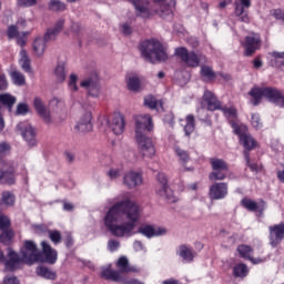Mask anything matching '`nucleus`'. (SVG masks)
<instances>
[{
  "label": "nucleus",
  "instance_id": "nucleus-1",
  "mask_svg": "<svg viewBox=\"0 0 284 284\" xmlns=\"http://www.w3.org/2000/svg\"><path fill=\"white\" fill-rule=\"evenodd\" d=\"M139 219H141V207L125 196L109 209L104 216V225L113 236L130 239L134 235Z\"/></svg>",
  "mask_w": 284,
  "mask_h": 284
},
{
  "label": "nucleus",
  "instance_id": "nucleus-2",
  "mask_svg": "<svg viewBox=\"0 0 284 284\" xmlns=\"http://www.w3.org/2000/svg\"><path fill=\"white\" fill-rule=\"evenodd\" d=\"M41 261V254L37 252V243L30 240H26L23 246L20 248V254L12 248H8V255H3V251L0 250V263H4L6 272H14L21 268V265H33Z\"/></svg>",
  "mask_w": 284,
  "mask_h": 284
},
{
  "label": "nucleus",
  "instance_id": "nucleus-3",
  "mask_svg": "<svg viewBox=\"0 0 284 284\" xmlns=\"http://www.w3.org/2000/svg\"><path fill=\"white\" fill-rule=\"evenodd\" d=\"M154 130V123H152V115L140 114L135 116V141L142 156L152 159L156 154V149H154V143L152 139L148 136V132Z\"/></svg>",
  "mask_w": 284,
  "mask_h": 284
},
{
  "label": "nucleus",
  "instance_id": "nucleus-4",
  "mask_svg": "<svg viewBox=\"0 0 284 284\" xmlns=\"http://www.w3.org/2000/svg\"><path fill=\"white\" fill-rule=\"evenodd\" d=\"M135 8L138 17L142 19H150L152 13L160 14L165 18L172 14L176 8V0H128Z\"/></svg>",
  "mask_w": 284,
  "mask_h": 284
},
{
  "label": "nucleus",
  "instance_id": "nucleus-5",
  "mask_svg": "<svg viewBox=\"0 0 284 284\" xmlns=\"http://www.w3.org/2000/svg\"><path fill=\"white\" fill-rule=\"evenodd\" d=\"M250 97H252V104L253 105H258L263 99H267L270 103H274V105H277L278 108H284V95L281 90L272 87H263L258 88L255 87L251 89L248 92Z\"/></svg>",
  "mask_w": 284,
  "mask_h": 284
},
{
  "label": "nucleus",
  "instance_id": "nucleus-6",
  "mask_svg": "<svg viewBox=\"0 0 284 284\" xmlns=\"http://www.w3.org/2000/svg\"><path fill=\"white\" fill-rule=\"evenodd\" d=\"M141 55L149 63H156V61H168V51L156 40H145L139 48Z\"/></svg>",
  "mask_w": 284,
  "mask_h": 284
},
{
  "label": "nucleus",
  "instance_id": "nucleus-7",
  "mask_svg": "<svg viewBox=\"0 0 284 284\" xmlns=\"http://www.w3.org/2000/svg\"><path fill=\"white\" fill-rule=\"evenodd\" d=\"M64 26L65 20L60 19L57 21L54 28L47 30L43 38H37L33 41V51L37 57H43V53L45 52V43H48V41H54V39H57L59 33L63 30Z\"/></svg>",
  "mask_w": 284,
  "mask_h": 284
},
{
  "label": "nucleus",
  "instance_id": "nucleus-8",
  "mask_svg": "<svg viewBox=\"0 0 284 284\" xmlns=\"http://www.w3.org/2000/svg\"><path fill=\"white\" fill-rule=\"evenodd\" d=\"M174 54L175 57H179L182 63H185L187 68H199L201 63H205L207 61V58L202 53L189 51L185 47L176 48Z\"/></svg>",
  "mask_w": 284,
  "mask_h": 284
},
{
  "label": "nucleus",
  "instance_id": "nucleus-9",
  "mask_svg": "<svg viewBox=\"0 0 284 284\" xmlns=\"http://www.w3.org/2000/svg\"><path fill=\"white\" fill-rule=\"evenodd\" d=\"M212 172L209 174L210 181H224L225 176H227V172L230 166L227 162L223 159L211 158L210 159Z\"/></svg>",
  "mask_w": 284,
  "mask_h": 284
},
{
  "label": "nucleus",
  "instance_id": "nucleus-10",
  "mask_svg": "<svg viewBox=\"0 0 284 284\" xmlns=\"http://www.w3.org/2000/svg\"><path fill=\"white\" fill-rule=\"evenodd\" d=\"M156 181L160 185H156L155 187V194L158 196H161L162 199H165L168 203H176V197L174 196V192L170 186H168V176L165 173H158Z\"/></svg>",
  "mask_w": 284,
  "mask_h": 284
},
{
  "label": "nucleus",
  "instance_id": "nucleus-11",
  "mask_svg": "<svg viewBox=\"0 0 284 284\" xmlns=\"http://www.w3.org/2000/svg\"><path fill=\"white\" fill-rule=\"evenodd\" d=\"M17 130L20 132L29 148H34V145H37V131H34V128H32L30 122H20L17 125Z\"/></svg>",
  "mask_w": 284,
  "mask_h": 284
},
{
  "label": "nucleus",
  "instance_id": "nucleus-12",
  "mask_svg": "<svg viewBox=\"0 0 284 284\" xmlns=\"http://www.w3.org/2000/svg\"><path fill=\"white\" fill-rule=\"evenodd\" d=\"M261 34L252 33L251 36H246L243 43L244 57H252V54H254L256 50H261Z\"/></svg>",
  "mask_w": 284,
  "mask_h": 284
},
{
  "label": "nucleus",
  "instance_id": "nucleus-13",
  "mask_svg": "<svg viewBox=\"0 0 284 284\" xmlns=\"http://www.w3.org/2000/svg\"><path fill=\"white\" fill-rule=\"evenodd\" d=\"M80 88H84L89 97H93L95 99L101 94V84L99 83V78L97 75L82 80L80 82Z\"/></svg>",
  "mask_w": 284,
  "mask_h": 284
},
{
  "label": "nucleus",
  "instance_id": "nucleus-14",
  "mask_svg": "<svg viewBox=\"0 0 284 284\" xmlns=\"http://www.w3.org/2000/svg\"><path fill=\"white\" fill-rule=\"evenodd\" d=\"M234 12L235 16L239 17V20L242 23H250V16L247 14L246 10L252 8V0H239L234 2Z\"/></svg>",
  "mask_w": 284,
  "mask_h": 284
},
{
  "label": "nucleus",
  "instance_id": "nucleus-15",
  "mask_svg": "<svg viewBox=\"0 0 284 284\" xmlns=\"http://www.w3.org/2000/svg\"><path fill=\"white\" fill-rule=\"evenodd\" d=\"M268 239L272 247L281 245L284 239V222L268 226Z\"/></svg>",
  "mask_w": 284,
  "mask_h": 284
},
{
  "label": "nucleus",
  "instance_id": "nucleus-16",
  "mask_svg": "<svg viewBox=\"0 0 284 284\" xmlns=\"http://www.w3.org/2000/svg\"><path fill=\"white\" fill-rule=\"evenodd\" d=\"M123 184L129 190L143 185V174L136 171H129L123 176Z\"/></svg>",
  "mask_w": 284,
  "mask_h": 284
},
{
  "label": "nucleus",
  "instance_id": "nucleus-17",
  "mask_svg": "<svg viewBox=\"0 0 284 284\" xmlns=\"http://www.w3.org/2000/svg\"><path fill=\"white\" fill-rule=\"evenodd\" d=\"M138 234H142L146 239H154V236H164V234H168V229L161 226L154 227L146 224L138 229Z\"/></svg>",
  "mask_w": 284,
  "mask_h": 284
},
{
  "label": "nucleus",
  "instance_id": "nucleus-18",
  "mask_svg": "<svg viewBox=\"0 0 284 284\" xmlns=\"http://www.w3.org/2000/svg\"><path fill=\"white\" fill-rule=\"evenodd\" d=\"M210 199L221 201L227 196V183L217 182L210 186Z\"/></svg>",
  "mask_w": 284,
  "mask_h": 284
},
{
  "label": "nucleus",
  "instance_id": "nucleus-19",
  "mask_svg": "<svg viewBox=\"0 0 284 284\" xmlns=\"http://www.w3.org/2000/svg\"><path fill=\"white\" fill-rule=\"evenodd\" d=\"M41 246L44 258L40 257L39 261H42V263H49V265H54L58 258L57 250L52 248V246H50V244H48L45 241L41 242Z\"/></svg>",
  "mask_w": 284,
  "mask_h": 284
},
{
  "label": "nucleus",
  "instance_id": "nucleus-20",
  "mask_svg": "<svg viewBox=\"0 0 284 284\" xmlns=\"http://www.w3.org/2000/svg\"><path fill=\"white\" fill-rule=\"evenodd\" d=\"M33 108L38 112L39 116L43 119L44 123H47L48 125L52 124V118L50 116V111H48V108H45L43 100H41L40 98H34Z\"/></svg>",
  "mask_w": 284,
  "mask_h": 284
},
{
  "label": "nucleus",
  "instance_id": "nucleus-21",
  "mask_svg": "<svg viewBox=\"0 0 284 284\" xmlns=\"http://www.w3.org/2000/svg\"><path fill=\"white\" fill-rule=\"evenodd\" d=\"M237 252L242 258H245L246 261H251V263H253V265H258L260 263H265V258L252 257V253L254 252V250H252V246H250V245H245V244L239 245Z\"/></svg>",
  "mask_w": 284,
  "mask_h": 284
},
{
  "label": "nucleus",
  "instance_id": "nucleus-22",
  "mask_svg": "<svg viewBox=\"0 0 284 284\" xmlns=\"http://www.w3.org/2000/svg\"><path fill=\"white\" fill-rule=\"evenodd\" d=\"M92 112H85L84 114L81 115L80 120L75 124V130L78 132H92Z\"/></svg>",
  "mask_w": 284,
  "mask_h": 284
},
{
  "label": "nucleus",
  "instance_id": "nucleus-23",
  "mask_svg": "<svg viewBox=\"0 0 284 284\" xmlns=\"http://www.w3.org/2000/svg\"><path fill=\"white\" fill-rule=\"evenodd\" d=\"M203 101L206 103L207 110L210 112H215V110H221V106H222L221 101H219V99L214 93H212V91L210 90L204 91Z\"/></svg>",
  "mask_w": 284,
  "mask_h": 284
},
{
  "label": "nucleus",
  "instance_id": "nucleus-24",
  "mask_svg": "<svg viewBox=\"0 0 284 284\" xmlns=\"http://www.w3.org/2000/svg\"><path fill=\"white\" fill-rule=\"evenodd\" d=\"M112 132L115 133L118 136L125 132V120L123 115H115L112 118L111 122L109 123Z\"/></svg>",
  "mask_w": 284,
  "mask_h": 284
},
{
  "label": "nucleus",
  "instance_id": "nucleus-25",
  "mask_svg": "<svg viewBox=\"0 0 284 284\" xmlns=\"http://www.w3.org/2000/svg\"><path fill=\"white\" fill-rule=\"evenodd\" d=\"M179 254L186 263H192V261H194V256H196V252L192 250V246L187 245H181L179 247Z\"/></svg>",
  "mask_w": 284,
  "mask_h": 284
},
{
  "label": "nucleus",
  "instance_id": "nucleus-26",
  "mask_svg": "<svg viewBox=\"0 0 284 284\" xmlns=\"http://www.w3.org/2000/svg\"><path fill=\"white\" fill-rule=\"evenodd\" d=\"M19 63L23 72H28L29 74L32 72V61L30 60V57L28 55V51H26V49H22L20 51Z\"/></svg>",
  "mask_w": 284,
  "mask_h": 284
},
{
  "label": "nucleus",
  "instance_id": "nucleus-27",
  "mask_svg": "<svg viewBox=\"0 0 284 284\" xmlns=\"http://www.w3.org/2000/svg\"><path fill=\"white\" fill-rule=\"evenodd\" d=\"M240 143L243 145L245 149L244 152H252L254 148H256V140L247 133H244V135H241Z\"/></svg>",
  "mask_w": 284,
  "mask_h": 284
},
{
  "label": "nucleus",
  "instance_id": "nucleus-28",
  "mask_svg": "<svg viewBox=\"0 0 284 284\" xmlns=\"http://www.w3.org/2000/svg\"><path fill=\"white\" fill-rule=\"evenodd\" d=\"M102 278H105V281H113L114 283H121L123 281V277H121V273L119 271L104 268L101 272Z\"/></svg>",
  "mask_w": 284,
  "mask_h": 284
},
{
  "label": "nucleus",
  "instance_id": "nucleus-29",
  "mask_svg": "<svg viewBox=\"0 0 284 284\" xmlns=\"http://www.w3.org/2000/svg\"><path fill=\"white\" fill-rule=\"evenodd\" d=\"M36 273L38 276H41L42 278H47V281L57 280V272L48 268V266H38L36 268Z\"/></svg>",
  "mask_w": 284,
  "mask_h": 284
},
{
  "label": "nucleus",
  "instance_id": "nucleus-30",
  "mask_svg": "<svg viewBox=\"0 0 284 284\" xmlns=\"http://www.w3.org/2000/svg\"><path fill=\"white\" fill-rule=\"evenodd\" d=\"M144 105L146 108H150V110H163V101L162 100H156L154 95H148L144 98Z\"/></svg>",
  "mask_w": 284,
  "mask_h": 284
},
{
  "label": "nucleus",
  "instance_id": "nucleus-31",
  "mask_svg": "<svg viewBox=\"0 0 284 284\" xmlns=\"http://www.w3.org/2000/svg\"><path fill=\"white\" fill-rule=\"evenodd\" d=\"M0 103L1 105H6L9 112H12V106L17 103V98L9 93L0 94Z\"/></svg>",
  "mask_w": 284,
  "mask_h": 284
},
{
  "label": "nucleus",
  "instance_id": "nucleus-32",
  "mask_svg": "<svg viewBox=\"0 0 284 284\" xmlns=\"http://www.w3.org/2000/svg\"><path fill=\"white\" fill-rule=\"evenodd\" d=\"M9 77H11V81L12 83H14V85H26V75H23V73H21V71L19 70H11L9 73Z\"/></svg>",
  "mask_w": 284,
  "mask_h": 284
},
{
  "label": "nucleus",
  "instance_id": "nucleus-33",
  "mask_svg": "<svg viewBox=\"0 0 284 284\" xmlns=\"http://www.w3.org/2000/svg\"><path fill=\"white\" fill-rule=\"evenodd\" d=\"M186 124L184 125V134L185 136H191L194 133L196 128V123L193 114H189L185 118Z\"/></svg>",
  "mask_w": 284,
  "mask_h": 284
},
{
  "label": "nucleus",
  "instance_id": "nucleus-34",
  "mask_svg": "<svg viewBox=\"0 0 284 284\" xmlns=\"http://www.w3.org/2000/svg\"><path fill=\"white\" fill-rule=\"evenodd\" d=\"M250 274V268H247L246 264H237L233 267V276L236 278H245Z\"/></svg>",
  "mask_w": 284,
  "mask_h": 284
},
{
  "label": "nucleus",
  "instance_id": "nucleus-35",
  "mask_svg": "<svg viewBox=\"0 0 284 284\" xmlns=\"http://www.w3.org/2000/svg\"><path fill=\"white\" fill-rule=\"evenodd\" d=\"M126 85L128 90H131V92H139V90H141V80L136 75H130L126 79Z\"/></svg>",
  "mask_w": 284,
  "mask_h": 284
},
{
  "label": "nucleus",
  "instance_id": "nucleus-36",
  "mask_svg": "<svg viewBox=\"0 0 284 284\" xmlns=\"http://www.w3.org/2000/svg\"><path fill=\"white\" fill-rule=\"evenodd\" d=\"M174 152L179 159V163L181 165L185 166V163L190 162V152L181 149V148H175Z\"/></svg>",
  "mask_w": 284,
  "mask_h": 284
},
{
  "label": "nucleus",
  "instance_id": "nucleus-37",
  "mask_svg": "<svg viewBox=\"0 0 284 284\" xmlns=\"http://www.w3.org/2000/svg\"><path fill=\"white\" fill-rule=\"evenodd\" d=\"M0 183L12 185L14 183V173L12 171H0Z\"/></svg>",
  "mask_w": 284,
  "mask_h": 284
},
{
  "label": "nucleus",
  "instance_id": "nucleus-38",
  "mask_svg": "<svg viewBox=\"0 0 284 284\" xmlns=\"http://www.w3.org/2000/svg\"><path fill=\"white\" fill-rule=\"evenodd\" d=\"M54 74L58 83H63V81H65V64L59 63L55 68Z\"/></svg>",
  "mask_w": 284,
  "mask_h": 284
},
{
  "label": "nucleus",
  "instance_id": "nucleus-39",
  "mask_svg": "<svg viewBox=\"0 0 284 284\" xmlns=\"http://www.w3.org/2000/svg\"><path fill=\"white\" fill-rule=\"evenodd\" d=\"M49 10H51V12H63L65 4L61 0H50Z\"/></svg>",
  "mask_w": 284,
  "mask_h": 284
},
{
  "label": "nucleus",
  "instance_id": "nucleus-40",
  "mask_svg": "<svg viewBox=\"0 0 284 284\" xmlns=\"http://www.w3.org/2000/svg\"><path fill=\"white\" fill-rule=\"evenodd\" d=\"M116 267L120 270V272H132V267H130V262L125 256H122L118 260Z\"/></svg>",
  "mask_w": 284,
  "mask_h": 284
},
{
  "label": "nucleus",
  "instance_id": "nucleus-41",
  "mask_svg": "<svg viewBox=\"0 0 284 284\" xmlns=\"http://www.w3.org/2000/svg\"><path fill=\"white\" fill-rule=\"evenodd\" d=\"M242 205L245 210H248V212H256L258 210V203L247 197L242 200Z\"/></svg>",
  "mask_w": 284,
  "mask_h": 284
},
{
  "label": "nucleus",
  "instance_id": "nucleus-42",
  "mask_svg": "<svg viewBox=\"0 0 284 284\" xmlns=\"http://www.w3.org/2000/svg\"><path fill=\"white\" fill-rule=\"evenodd\" d=\"M13 236L14 232L12 230H4L0 235V241L3 243V245H10V243H12Z\"/></svg>",
  "mask_w": 284,
  "mask_h": 284
},
{
  "label": "nucleus",
  "instance_id": "nucleus-43",
  "mask_svg": "<svg viewBox=\"0 0 284 284\" xmlns=\"http://www.w3.org/2000/svg\"><path fill=\"white\" fill-rule=\"evenodd\" d=\"M201 75L210 81H212V79H216V73H214V70L209 65L201 67Z\"/></svg>",
  "mask_w": 284,
  "mask_h": 284
},
{
  "label": "nucleus",
  "instance_id": "nucleus-44",
  "mask_svg": "<svg viewBox=\"0 0 284 284\" xmlns=\"http://www.w3.org/2000/svg\"><path fill=\"white\" fill-rule=\"evenodd\" d=\"M1 201L3 205L12 206L14 205V194H12L10 191H4L2 193Z\"/></svg>",
  "mask_w": 284,
  "mask_h": 284
},
{
  "label": "nucleus",
  "instance_id": "nucleus-45",
  "mask_svg": "<svg viewBox=\"0 0 284 284\" xmlns=\"http://www.w3.org/2000/svg\"><path fill=\"white\" fill-rule=\"evenodd\" d=\"M77 81H79V77L72 73L69 77L68 88L71 92H77L79 90V85H77Z\"/></svg>",
  "mask_w": 284,
  "mask_h": 284
},
{
  "label": "nucleus",
  "instance_id": "nucleus-46",
  "mask_svg": "<svg viewBox=\"0 0 284 284\" xmlns=\"http://www.w3.org/2000/svg\"><path fill=\"white\" fill-rule=\"evenodd\" d=\"M251 125L255 130H261V128H263V122H261V115H258V113H252V115H251Z\"/></svg>",
  "mask_w": 284,
  "mask_h": 284
},
{
  "label": "nucleus",
  "instance_id": "nucleus-47",
  "mask_svg": "<svg viewBox=\"0 0 284 284\" xmlns=\"http://www.w3.org/2000/svg\"><path fill=\"white\" fill-rule=\"evenodd\" d=\"M244 159L246 161L247 168H250L252 172H258L261 170L258 164L250 162V152L244 151Z\"/></svg>",
  "mask_w": 284,
  "mask_h": 284
},
{
  "label": "nucleus",
  "instance_id": "nucleus-48",
  "mask_svg": "<svg viewBox=\"0 0 284 284\" xmlns=\"http://www.w3.org/2000/svg\"><path fill=\"white\" fill-rule=\"evenodd\" d=\"M224 116H226V119H236V109L234 108H223L221 106V109Z\"/></svg>",
  "mask_w": 284,
  "mask_h": 284
},
{
  "label": "nucleus",
  "instance_id": "nucleus-49",
  "mask_svg": "<svg viewBox=\"0 0 284 284\" xmlns=\"http://www.w3.org/2000/svg\"><path fill=\"white\" fill-rule=\"evenodd\" d=\"M49 239L55 245L61 243V232H59V231H49Z\"/></svg>",
  "mask_w": 284,
  "mask_h": 284
},
{
  "label": "nucleus",
  "instance_id": "nucleus-50",
  "mask_svg": "<svg viewBox=\"0 0 284 284\" xmlns=\"http://www.w3.org/2000/svg\"><path fill=\"white\" fill-rule=\"evenodd\" d=\"M10 219L3 214H0V230L4 231L10 227Z\"/></svg>",
  "mask_w": 284,
  "mask_h": 284
},
{
  "label": "nucleus",
  "instance_id": "nucleus-51",
  "mask_svg": "<svg viewBox=\"0 0 284 284\" xmlns=\"http://www.w3.org/2000/svg\"><path fill=\"white\" fill-rule=\"evenodd\" d=\"M7 34L9 39H17L18 36L20 34L19 29L17 28V26H10L8 28Z\"/></svg>",
  "mask_w": 284,
  "mask_h": 284
},
{
  "label": "nucleus",
  "instance_id": "nucleus-52",
  "mask_svg": "<svg viewBox=\"0 0 284 284\" xmlns=\"http://www.w3.org/2000/svg\"><path fill=\"white\" fill-rule=\"evenodd\" d=\"M106 174L111 181H114L121 176V169H110Z\"/></svg>",
  "mask_w": 284,
  "mask_h": 284
},
{
  "label": "nucleus",
  "instance_id": "nucleus-53",
  "mask_svg": "<svg viewBox=\"0 0 284 284\" xmlns=\"http://www.w3.org/2000/svg\"><path fill=\"white\" fill-rule=\"evenodd\" d=\"M18 6L20 8H32V6H37V0H18Z\"/></svg>",
  "mask_w": 284,
  "mask_h": 284
},
{
  "label": "nucleus",
  "instance_id": "nucleus-54",
  "mask_svg": "<svg viewBox=\"0 0 284 284\" xmlns=\"http://www.w3.org/2000/svg\"><path fill=\"white\" fill-rule=\"evenodd\" d=\"M17 43L20 45V48H23L26 43H28V33L23 32L22 34L20 33L17 38Z\"/></svg>",
  "mask_w": 284,
  "mask_h": 284
},
{
  "label": "nucleus",
  "instance_id": "nucleus-55",
  "mask_svg": "<svg viewBox=\"0 0 284 284\" xmlns=\"http://www.w3.org/2000/svg\"><path fill=\"white\" fill-rule=\"evenodd\" d=\"M121 247V243L116 240H110L108 243V248L110 252H116Z\"/></svg>",
  "mask_w": 284,
  "mask_h": 284
},
{
  "label": "nucleus",
  "instance_id": "nucleus-56",
  "mask_svg": "<svg viewBox=\"0 0 284 284\" xmlns=\"http://www.w3.org/2000/svg\"><path fill=\"white\" fill-rule=\"evenodd\" d=\"M10 153V145L7 142L0 143V156H6Z\"/></svg>",
  "mask_w": 284,
  "mask_h": 284
},
{
  "label": "nucleus",
  "instance_id": "nucleus-57",
  "mask_svg": "<svg viewBox=\"0 0 284 284\" xmlns=\"http://www.w3.org/2000/svg\"><path fill=\"white\" fill-rule=\"evenodd\" d=\"M3 284H20V282H19V278H17V276L11 275V276L4 277Z\"/></svg>",
  "mask_w": 284,
  "mask_h": 284
},
{
  "label": "nucleus",
  "instance_id": "nucleus-58",
  "mask_svg": "<svg viewBox=\"0 0 284 284\" xmlns=\"http://www.w3.org/2000/svg\"><path fill=\"white\" fill-rule=\"evenodd\" d=\"M17 114H28V104L19 103L17 106Z\"/></svg>",
  "mask_w": 284,
  "mask_h": 284
},
{
  "label": "nucleus",
  "instance_id": "nucleus-59",
  "mask_svg": "<svg viewBox=\"0 0 284 284\" xmlns=\"http://www.w3.org/2000/svg\"><path fill=\"white\" fill-rule=\"evenodd\" d=\"M133 248L135 252H145V246L143 245V242H141V241H134Z\"/></svg>",
  "mask_w": 284,
  "mask_h": 284
},
{
  "label": "nucleus",
  "instance_id": "nucleus-60",
  "mask_svg": "<svg viewBox=\"0 0 284 284\" xmlns=\"http://www.w3.org/2000/svg\"><path fill=\"white\" fill-rule=\"evenodd\" d=\"M8 90V79L6 74H0V91Z\"/></svg>",
  "mask_w": 284,
  "mask_h": 284
},
{
  "label": "nucleus",
  "instance_id": "nucleus-61",
  "mask_svg": "<svg viewBox=\"0 0 284 284\" xmlns=\"http://www.w3.org/2000/svg\"><path fill=\"white\" fill-rule=\"evenodd\" d=\"M273 17L280 19L281 21H284V12L281 9H275L273 11Z\"/></svg>",
  "mask_w": 284,
  "mask_h": 284
},
{
  "label": "nucleus",
  "instance_id": "nucleus-62",
  "mask_svg": "<svg viewBox=\"0 0 284 284\" xmlns=\"http://www.w3.org/2000/svg\"><path fill=\"white\" fill-rule=\"evenodd\" d=\"M123 34L128 37V34H132V27L130 24L124 23L121 26Z\"/></svg>",
  "mask_w": 284,
  "mask_h": 284
},
{
  "label": "nucleus",
  "instance_id": "nucleus-63",
  "mask_svg": "<svg viewBox=\"0 0 284 284\" xmlns=\"http://www.w3.org/2000/svg\"><path fill=\"white\" fill-rule=\"evenodd\" d=\"M253 67L255 68V70L263 68V61L261 60V58L257 57L253 60Z\"/></svg>",
  "mask_w": 284,
  "mask_h": 284
},
{
  "label": "nucleus",
  "instance_id": "nucleus-64",
  "mask_svg": "<svg viewBox=\"0 0 284 284\" xmlns=\"http://www.w3.org/2000/svg\"><path fill=\"white\" fill-rule=\"evenodd\" d=\"M121 283H123V284H143V282H141L139 280H134V278H131V280L122 278Z\"/></svg>",
  "mask_w": 284,
  "mask_h": 284
}]
</instances>
